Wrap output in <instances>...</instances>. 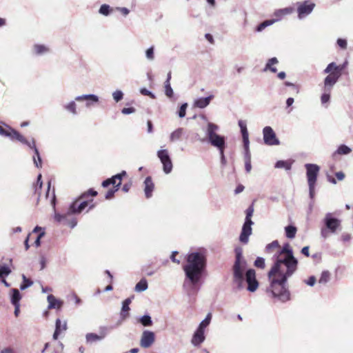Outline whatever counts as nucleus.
Instances as JSON below:
<instances>
[{
  "label": "nucleus",
  "mask_w": 353,
  "mask_h": 353,
  "mask_svg": "<svg viewBox=\"0 0 353 353\" xmlns=\"http://www.w3.org/2000/svg\"><path fill=\"white\" fill-rule=\"evenodd\" d=\"M274 263L268 272L270 287L268 292H271L274 298L282 302L290 300V294L286 288V282L296 270L298 260L294 257L292 249L288 243H285L274 255Z\"/></svg>",
  "instance_id": "obj_1"
},
{
  "label": "nucleus",
  "mask_w": 353,
  "mask_h": 353,
  "mask_svg": "<svg viewBox=\"0 0 353 353\" xmlns=\"http://www.w3.org/2000/svg\"><path fill=\"white\" fill-rule=\"evenodd\" d=\"M234 252L235 261L232 267L233 288L238 291L246 289L250 292H254L259 288L256 272L252 268L245 271L247 263L243 258V249L241 248H236Z\"/></svg>",
  "instance_id": "obj_2"
},
{
  "label": "nucleus",
  "mask_w": 353,
  "mask_h": 353,
  "mask_svg": "<svg viewBox=\"0 0 353 353\" xmlns=\"http://www.w3.org/2000/svg\"><path fill=\"white\" fill-rule=\"evenodd\" d=\"M186 261L187 263L183 266L185 275L183 287L196 293L199 290V283L205 270L206 258L202 253L194 252L188 254Z\"/></svg>",
  "instance_id": "obj_3"
},
{
  "label": "nucleus",
  "mask_w": 353,
  "mask_h": 353,
  "mask_svg": "<svg viewBox=\"0 0 353 353\" xmlns=\"http://www.w3.org/2000/svg\"><path fill=\"white\" fill-rule=\"evenodd\" d=\"M97 194V192L92 188L82 193L70 203L65 213H55V221L63 225H68L71 228H74L77 224V220L74 215L80 214L88 205L90 201L85 200V199L90 196H96ZM90 201H92V199H91Z\"/></svg>",
  "instance_id": "obj_4"
},
{
  "label": "nucleus",
  "mask_w": 353,
  "mask_h": 353,
  "mask_svg": "<svg viewBox=\"0 0 353 353\" xmlns=\"http://www.w3.org/2000/svg\"><path fill=\"white\" fill-rule=\"evenodd\" d=\"M219 130V126L216 124L209 122L205 130V134L209 143L218 150H225V138L223 136L216 133Z\"/></svg>",
  "instance_id": "obj_5"
},
{
  "label": "nucleus",
  "mask_w": 353,
  "mask_h": 353,
  "mask_svg": "<svg viewBox=\"0 0 353 353\" xmlns=\"http://www.w3.org/2000/svg\"><path fill=\"white\" fill-rule=\"evenodd\" d=\"M254 213L253 205H250L245 211V219L243 225L239 236V241L243 244H247L249 241V236L252 234V225L254 224L252 221V216Z\"/></svg>",
  "instance_id": "obj_6"
},
{
  "label": "nucleus",
  "mask_w": 353,
  "mask_h": 353,
  "mask_svg": "<svg viewBox=\"0 0 353 353\" xmlns=\"http://www.w3.org/2000/svg\"><path fill=\"white\" fill-rule=\"evenodd\" d=\"M6 128H4L3 126L0 125V135L6 137L10 138L11 140H17L22 143V142H26V139L22 136L19 132L17 130L12 129L8 125H5Z\"/></svg>",
  "instance_id": "obj_7"
},
{
  "label": "nucleus",
  "mask_w": 353,
  "mask_h": 353,
  "mask_svg": "<svg viewBox=\"0 0 353 353\" xmlns=\"http://www.w3.org/2000/svg\"><path fill=\"white\" fill-rule=\"evenodd\" d=\"M315 3L309 0L297 3V12L299 19H301L309 15L314 10Z\"/></svg>",
  "instance_id": "obj_8"
},
{
  "label": "nucleus",
  "mask_w": 353,
  "mask_h": 353,
  "mask_svg": "<svg viewBox=\"0 0 353 353\" xmlns=\"http://www.w3.org/2000/svg\"><path fill=\"white\" fill-rule=\"evenodd\" d=\"M263 141L268 145H278L280 143L276 134L270 126H265L263 129Z\"/></svg>",
  "instance_id": "obj_9"
},
{
  "label": "nucleus",
  "mask_w": 353,
  "mask_h": 353,
  "mask_svg": "<svg viewBox=\"0 0 353 353\" xmlns=\"http://www.w3.org/2000/svg\"><path fill=\"white\" fill-rule=\"evenodd\" d=\"M324 226L330 230V233H335L341 225V220L333 216V214L328 212L323 220Z\"/></svg>",
  "instance_id": "obj_10"
},
{
  "label": "nucleus",
  "mask_w": 353,
  "mask_h": 353,
  "mask_svg": "<svg viewBox=\"0 0 353 353\" xmlns=\"http://www.w3.org/2000/svg\"><path fill=\"white\" fill-rule=\"evenodd\" d=\"M305 167L308 184H316L317 176L320 170L319 166L316 164L306 163Z\"/></svg>",
  "instance_id": "obj_11"
},
{
  "label": "nucleus",
  "mask_w": 353,
  "mask_h": 353,
  "mask_svg": "<svg viewBox=\"0 0 353 353\" xmlns=\"http://www.w3.org/2000/svg\"><path fill=\"white\" fill-rule=\"evenodd\" d=\"M328 75L324 79L323 90L332 91L334 85L337 83L341 76L334 70L327 73Z\"/></svg>",
  "instance_id": "obj_12"
},
{
  "label": "nucleus",
  "mask_w": 353,
  "mask_h": 353,
  "mask_svg": "<svg viewBox=\"0 0 353 353\" xmlns=\"http://www.w3.org/2000/svg\"><path fill=\"white\" fill-rule=\"evenodd\" d=\"M22 143L24 145H26L30 149H32L34 150V154L32 157V160H33L34 164L38 168H41L42 160H41V157L40 153L39 152V150L36 147L34 139H32V140L30 141H28L26 139V141L22 142Z\"/></svg>",
  "instance_id": "obj_13"
},
{
  "label": "nucleus",
  "mask_w": 353,
  "mask_h": 353,
  "mask_svg": "<svg viewBox=\"0 0 353 353\" xmlns=\"http://www.w3.org/2000/svg\"><path fill=\"white\" fill-rule=\"evenodd\" d=\"M154 333L150 330H144L141 337L140 345L143 348H148L154 343Z\"/></svg>",
  "instance_id": "obj_14"
},
{
  "label": "nucleus",
  "mask_w": 353,
  "mask_h": 353,
  "mask_svg": "<svg viewBox=\"0 0 353 353\" xmlns=\"http://www.w3.org/2000/svg\"><path fill=\"white\" fill-rule=\"evenodd\" d=\"M348 65V61L345 60L342 64L336 65L335 62H332L329 63L327 67L324 69L323 73H328L332 70H334L336 72L339 76L341 77L342 72Z\"/></svg>",
  "instance_id": "obj_15"
},
{
  "label": "nucleus",
  "mask_w": 353,
  "mask_h": 353,
  "mask_svg": "<svg viewBox=\"0 0 353 353\" xmlns=\"http://www.w3.org/2000/svg\"><path fill=\"white\" fill-rule=\"evenodd\" d=\"M86 101V107H90L92 103L99 102L98 96L94 94H83L75 97V101Z\"/></svg>",
  "instance_id": "obj_16"
},
{
  "label": "nucleus",
  "mask_w": 353,
  "mask_h": 353,
  "mask_svg": "<svg viewBox=\"0 0 353 353\" xmlns=\"http://www.w3.org/2000/svg\"><path fill=\"white\" fill-rule=\"evenodd\" d=\"M154 188V185L151 176H147L144 181V192L147 199H149L152 196Z\"/></svg>",
  "instance_id": "obj_17"
},
{
  "label": "nucleus",
  "mask_w": 353,
  "mask_h": 353,
  "mask_svg": "<svg viewBox=\"0 0 353 353\" xmlns=\"http://www.w3.org/2000/svg\"><path fill=\"white\" fill-rule=\"evenodd\" d=\"M205 332L196 329L193 334L191 342L194 346H199L205 341Z\"/></svg>",
  "instance_id": "obj_18"
},
{
  "label": "nucleus",
  "mask_w": 353,
  "mask_h": 353,
  "mask_svg": "<svg viewBox=\"0 0 353 353\" xmlns=\"http://www.w3.org/2000/svg\"><path fill=\"white\" fill-rule=\"evenodd\" d=\"M213 97V95H210L207 97L198 98L194 101V106L199 108H205L210 104Z\"/></svg>",
  "instance_id": "obj_19"
},
{
  "label": "nucleus",
  "mask_w": 353,
  "mask_h": 353,
  "mask_svg": "<svg viewBox=\"0 0 353 353\" xmlns=\"http://www.w3.org/2000/svg\"><path fill=\"white\" fill-rule=\"evenodd\" d=\"M47 301L48 302V309H60L63 305V302L57 299L52 294H49L47 297Z\"/></svg>",
  "instance_id": "obj_20"
},
{
  "label": "nucleus",
  "mask_w": 353,
  "mask_h": 353,
  "mask_svg": "<svg viewBox=\"0 0 353 353\" xmlns=\"http://www.w3.org/2000/svg\"><path fill=\"white\" fill-rule=\"evenodd\" d=\"M279 63V61L277 58L272 57L270 59L268 62L266 63L265 68H263V72H266L268 70L271 71L273 73L276 72L277 69L276 68L274 67V65H276Z\"/></svg>",
  "instance_id": "obj_21"
},
{
  "label": "nucleus",
  "mask_w": 353,
  "mask_h": 353,
  "mask_svg": "<svg viewBox=\"0 0 353 353\" xmlns=\"http://www.w3.org/2000/svg\"><path fill=\"white\" fill-rule=\"evenodd\" d=\"M292 8H285L283 9H279L274 12V15L276 17V19H273L272 20H276V22L281 19V18L287 14H289L292 12Z\"/></svg>",
  "instance_id": "obj_22"
},
{
  "label": "nucleus",
  "mask_w": 353,
  "mask_h": 353,
  "mask_svg": "<svg viewBox=\"0 0 353 353\" xmlns=\"http://www.w3.org/2000/svg\"><path fill=\"white\" fill-rule=\"evenodd\" d=\"M11 303L12 305L19 304L20 300L21 299V294L19 290L16 288H13L11 290Z\"/></svg>",
  "instance_id": "obj_23"
},
{
  "label": "nucleus",
  "mask_w": 353,
  "mask_h": 353,
  "mask_svg": "<svg viewBox=\"0 0 353 353\" xmlns=\"http://www.w3.org/2000/svg\"><path fill=\"white\" fill-rule=\"evenodd\" d=\"M157 157L159 158L161 163L163 165L171 160L167 150H160L157 152Z\"/></svg>",
  "instance_id": "obj_24"
},
{
  "label": "nucleus",
  "mask_w": 353,
  "mask_h": 353,
  "mask_svg": "<svg viewBox=\"0 0 353 353\" xmlns=\"http://www.w3.org/2000/svg\"><path fill=\"white\" fill-rule=\"evenodd\" d=\"M211 319L212 314L211 313H208L205 318L200 323L197 327V330L205 332V330L210 325Z\"/></svg>",
  "instance_id": "obj_25"
},
{
  "label": "nucleus",
  "mask_w": 353,
  "mask_h": 353,
  "mask_svg": "<svg viewBox=\"0 0 353 353\" xmlns=\"http://www.w3.org/2000/svg\"><path fill=\"white\" fill-rule=\"evenodd\" d=\"M148 281L145 279H141L135 285L134 290L137 292H141L148 289Z\"/></svg>",
  "instance_id": "obj_26"
},
{
  "label": "nucleus",
  "mask_w": 353,
  "mask_h": 353,
  "mask_svg": "<svg viewBox=\"0 0 353 353\" xmlns=\"http://www.w3.org/2000/svg\"><path fill=\"white\" fill-rule=\"evenodd\" d=\"M184 130L182 128H179L174 131H173L170 136V141H176L181 139L182 135L183 134Z\"/></svg>",
  "instance_id": "obj_27"
},
{
  "label": "nucleus",
  "mask_w": 353,
  "mask_h": 353,
  "mask_svg": "<svg viewBox=\"0 0 353 353\" xmlns=\"http://www.w3.org/2000/svg\"><path fill=\"white\" fill-rule=\"evenodd\" d=\"M34 54L37 55H42L49 52L48 48L44 45L35 44L33 46Z\"/></svg>",
  "instance_id": "obj_28"
},
{
  "label": "nucleus",
  "mask_w": 353,
  "mask_h": 353,
  "mask_svg": "<svg viewBox=\"0 0 353 353\" xmlns=\"http://www.w3.org/2000/svg\"><path fill=\"white\" fill-rule=\"evenodd\" d=\"M276 22V20H265L262 23H259L255 28V31L257 32H262L265 28L272 25Z\"/></svg>",
  "instance_id": "obj_29"
},
{
  "label": "nucleus",
  "mask_w": 353,
  "mask_h": 353,
  "mask_svg": "<svg viewBox=\"0 0 353 353\" xmlns=\"http://www.w3.org/2000/svg\"><path fill=\"white\" fill-rule=\"evenodd\" d=\"M285 235L289 239L295 237L297 229L295 226L290 225L285 228Z\"/></svg>",
  "instance_id": "obj_30"
},
{
  "label": "nucleus",
  "mask_w": 353,
  "mask_h": 353,
  "mask_svg": "<svg viewBox=\"0 0 353 353\" xmlns=\"http://www.w3.org/2000/svg\"><path fill=\"white\" fill-rule=\"evenodd\" d=\"M276 168H284L286 170H290L292 168V163L289 161L279 160L275 163Z\"/></svg>",
  "instance_id": "obj_31"
},
{
  "label": "nucleus",
  "mask_w": 353,
  "mask_h": 353,
  "mask_svg": "<svg viewBox=\"0 0 353 353\" xmlns=\"http://www.w3.org/2000/svg\"><path fill=\"white\" fill-rule=\"evenodd\" d=\"M101 336L95 333H88L85 335V341L87 343H92L96 341H101Z\"/></svg>",
  "instance_id": "obj_32"
},
{
  "label": "nucleus",
  "mask_w": 353,
  "mask_h": 353,
  "mask_svg": "<svg viewBox=\"0 0 353 353\" xmlns=\"http://www.w3.org/2000/svg\"><path fill=\"white\" fill-rule=\"evenodd\" d=\"M64 109L68 111L69 112L72 113L74 115L77 114V104L75 101H72L68 104L64 105L63 106Z\"/></svg>",
  "instance_id": "obj_33"
},
{
  "label": "nucleus",
  "mask_w": 353,
  "mask_h": 353,
  "mask_svg": "<svg viewBox=\"0 0 353 353\" xmlns=\"http://www.w3.org/2000/svg\"><path fill=\"white\" fill-rule=\"evenodd\" d=\"M351 152L352 149L350 147L343 144L338 148L337 150L334 152V154H338L346 155L350 154Z\"/></svg>",
  "instance_id": "obj_34"
},
{
  "label": "nucleus",
  "mask_w": 353,
  "mask_h": 353,
  "mask_svg": "<svg viewBox=\"0 0 353 353\" xmlns=\"http://www.w3.org/2000/svg\"><path fill=\"white\" fill-rule=\"evenodd\" d=\"M139 322L145 327L151 326L152 320L150 315L145 314L139 319Z\"/></svg>",
  "instance_id": "obj_35"
},
{
  "label": "nucleus",
  "mask_w": 353,
  "mask_h": 353,
  "mask_svg": "<svg viewBox=\"0 0 353 353\" xmlns=\"http://www.w3.org/2000/svg\"><path fill=\"white\" fill-rule=\"evenodd\" d=\"M330 273L327 270L323 271L321 273V277L319 280V283L320 284L325 285L330 281Z\"/></svg>",
  "instance_id": "obj_36"
},
{
  "label": "nucleus",
  "mask_w": 353,
  "mask_h": 353,
  "mask_svg": "<svg viewBox=\"0 0 353 353\" xmlns=\"http://www.w3.org/2000/svg\"><path fill=\"white\" fill-rule=\"evenodd\" d=\"M121 183L119 182L112 189H110L107 193L105 194V199H111L115 192L119 189V187L121 185Z\"/></svg>",
  "instance_id": "obj_37"
},
{
  "label": "nucleus",
  "mask_w": 353,
  "mask_h": 353,
  "mask_svg": "<svg viewBox=\"0 0 353 353\" xmlns=\"http://www.w3.org/2000/svg\"><path fill=\"white\" fill-rule=\"evenodd\" d=\"M22 279L23 283L20 285L21 290H24L33 284V282L30 279H28L24 274L22 275Z\"/></svg>",
  "instance_id": "obj_38"
},
{
  "label": "nucleus",
  "mask_w": 353,
  "mask_h": 353,
  "mask_svg": "<svg viewBox=\"0 0 353 353\" xmlns=\"http://www.w3.org/2000/svg\"><path fill=\"white\" fill-rule=\"evenodd\" d=\"M130 307L128 305L122 303L121 311L120 312V316L122 319H125L128 317L130 311Z\"/></svg>",
  "instance_id": "obj_39"
},
{
  "label": "nucleus",
  "mask_w": 353,
  "mask_h": 353,
  "mask_svg": "<svg viewBox=\"0 0 353 353\" xmlns=\"http://www.w3.org/2000/svg\"><path fill=\"white\" fill-rule=\"evenodd\" d=\"M112 10L110 6L108 4H103L99 8V13L104 16H108Z\"/></svg>",
  "instance_id": "obj_40"
},
{
  "label": "nucleus",
  "mask_w": 353,
  "mask_h": 353,
  "mask_svg": "<svg viewBox=\"0 0 353 353\" xmlns=\"http://www.w3.org/2000/svg\"><path fill=\"white\" fill-rule=\"evenodd\" d=\"M60 325H61V320L59 319H57L56 320V323H55V330L53 334V339H54V340H57L58 339V336L61 333Z\"/></svg>",
  "instance_id": "obj_41"
},
{
  "label": "nucleus",
  "mask_w": 353,
  "mask_h": 353,
  "mask_svg": "<svg viewBox=\"0 0 353 353\" xmlns=\"http://www.w3.org/2000/svg\"><path fill=\"white\" fill-rule=\"evenodd\" d=\"M154 46L150 47L145 51V57L148 60L153 61L154 59Z\"/></svg>",
  "instance_id": "obj_42"
},
{
  "label": "nucleus",
  "mask_w": 353,
  "mask_h": 353,
  "mask_svg": "<svg viewBox=\"0 0 353 353\" xmlns=\"http://www.w3.org/2000/svg\"><path fill=\"white\" fill-rule=\"evenodd\" d=\"M332 91L323 90V94L321 97V101L322 104L328 103L330 99V93Z\"/></svg>",
  "instance_id": "obj_43"
},
{
  "label": "nucleus",
  "mask_w": 353,
  "mask_h": 353,
  "mask_svg": "<svg viewBox=\"0 0 353 353\" xmlns=\"http://www.w3.org/2000/svg\"><path fill=\"white\" fill-rule=\"evenodd\" d=\"M11 273V270L7 265H1L0 266V278L3 276H6Z\"/></svg>",
  "instance_id": "obj_44"
},
{
  "label": "nucleus",
  "mask_w": 353,
  "mask_h": 353,
  "mask_svg": "<svg viewBox=\"0 0 353 353\" xmlns=\"http://www.w3.org/2000/svg\"><path fill=\"white\" fill-rule=\"evenodd\" d=\"M254 264L255 267L263 269L265 266V259L263 257L259 256L256 259Z\"/></svg>",
  "instance_id": "obj_45"
},
{
  "label": "nucleus",
  "mask_w": 353,
  "mask_h": 353,
  "mask_svg": "<svg viewBox=\"0 0 353 353\" xmlns=\"http://www.w3.org/2000/svg\"><path fill=\"white\" fill-rule=\"evenodd\" d=\"M112 97L116 102H119L123 99V93L121 90H117L112 93Z\"/></svg>",
  "instance_id": "obj_46"
},
{
  "label": "nucleus",
  "mask_w": 353,
  "mask_h": 353,
  "mask_svg": "<svg viewBox=\"0 0 353 353\" xmlns=\"http://www.w3.org/2000/svg\"><path fill=\"white\" fill-rule=\"evenodd\" d=\"M187 108H188L187 103H184L180 106L179 110L178 111V116L180 118H183L185 117Z\"/></svg>",
  "instance_id": "obj_47"
},
{
  "label": "nucleus",
  "mask_w": 353,
  "mask_h": 353,
  "mask_svg": "<svg viewBox=\"0 0 353 353\" xmlns=\"http://www.w3.org/2000/svg\"><path fill=\"white\" fill-rule=\"evenodd\" d=\"M273 248H279V243L277 240L268 244L265 247V250L267 252H270Z\"/></svg>",
  "instance_id": "obj_48"
},
{
  "label": "nucleus",
  "mask_w": 353,
  "mask_h": 353,
  "mask_svg": "<svg viewBox=\"0 0 353 353\" xmlns=\"http://www.w3.org/2000/svg\"><path fill=\"white\" fill-rule=\"evenodd\" d=\"M241 132L242 134L243 143H245L246 145L250 144L249 138H248L249 134H248V131L247 128L241 130Z\"/></svg>",
  "instance_id": "obj_49"
},
{
  "label": "nucleus",
  "mask_w": 353,
  "mask_h": 353,
  "mask_svg": "<svg viewBox=\"0 0 353 353\" xmlns=\"http://www.w3.org/2000/svg\"><path fill=\"white\" fill-rule=\"evenodd\" d=\"M172 161L170 160L168 161L167 163H164L163 165V172L165 173V174H169L171 172V171L172 170Z\"/></svg>",
  "instance_id": "obj_50"
},
{
  "label": "nucleus",
  "mask_w": 353,
  "mask_h": 353,
  "mask_svg": "<svg viewBox=\"0 0 353 353\" xmlns=\"http://www.w3.org/2000/svg\"><path fill=\"white\" fill-rule=\"evenodd\" d=\"M110 328L105 326H101L99 327V334L100 336H101V339L103 340L108 334Z\"/></svg>",
  "instance_id": "obj_51"
},
{
  "label": "nucleus",
  "mask_w": 353,
  "mask_h": 353,
  "mask_svg": "<svg viewBox=\"0 0 353 353\" xmlns=\"http://www.w3.org/2000/svg\"><path fill=\"white\" fill-rule=\"evenodd\" d=\"M140 93L144 96H148L151 99H155L156 96L154 93H152L151 91L148 90L145 88H143L140 89Z\"/></svg>",
  "instance_id": "obj_52"
},
{
  "label": "nucleus",
  "mask_w": 353,
  "mask_h": 353,
  "mask_svg": "<svg viewBox=\"0 0 353 353\" xmlns=\"http://www.w3.org/2000/svg\"><path fill=\"white\" fill-rule=\"evenodd\" d=\"M243 148L245 150V161H251V154L250 152L249 144L246 145L245 143H243Z\"/></svg>",
  "instance_id": "obj_53"
},
{
  "label": "nucleus",
  "mask_w": 353,
  "mask_h": 353,
  "mask_svg": "<svg viewBox=\"0 0 353 353\" xmlns=\"http://www.w3.org/2000/svg\"><path fill=\"white\" fill-rule=\"evenodd\" d=\"M116 181L115 180L113 179V177L112 176L111 178H109L108 179H105L104 180L103 182H102V186L103 188H107L110 185H116Z\"/></svg>",
  "instance_id": "obj_54"
},
{
  "label": "nucleus",
  "mask_w": 353,
  "mask_h": 353,
  "mask_svg": "<svg viewBox=\"0 0 353 353\" xmlns=\"http://www.w3.org/2000/svg\"><path fill=\"white\" fill-rule=\"evenodd\" d=\"M135 111H136V110L133 107H131V108H123L121 110V113L123 114H130L135 112Z\"/></svg>",
  "instance_id": "obj_55"
},
{
  "label": "nucleus",
  "mask_w": 353,
  "mask_h": 353,
  "mask_svg": "<svg viewBox=\"0 0 353 353\" xmlns=\"http://www.w3.org/2000/svg\"><path fill=\"white\" fill-rule=\"evenodd\" d=\"M174 92L171 86H165V94L169 97L172 98L173 96Z\"/></svg>",
  "instance_id": "obj_56"
},
{
  "label": "nucleus",
  "mask_w": 353,
  "mask_h": 353,
  "mask_svg": "<svg viewBox=\"0 0 353 353\" xmlns=\"http://www.w3.org/2000/svg\"><path fill=\"white\" fill-rule=\"evenodd\" d=\"M330 232V230L325 226L322 228L321 230V235L323 239L327 238Z\"/></svg>",
  "instance_id": "obj_57"
},
{
  "label": "nucleus",
  "mask_w": 353,
  "mask_h": 353,
  "mask_svg": "<svg viewBox=\"0 0 353 353\" xmlns=\"http://www.w3.org/2000/svg\"><path fill=\"white\" fill-rule=\"evenodd\" d=\"M337 44L342 49H345L347 48V41L344 39H338Z\"/></svg>",
  "instance_id": "obj_58"
},
{
  "label": "nucleus",
  "mask_w": 353,
  "mask_h": 353,
  "mask_svg": "<svg viewBox=\"0 0 353 353\" xmlns=\"http://www.w3.org/2000/svg\"><path fill=\"white\" fill-rule=\"evenodd\" d=\"M315 185L316 184H308L309 186V194L311 199H313L314 197V189H315Z\"/></svg>",
  "instance_id": "obj_59"
},
{
  "label": "nucleus",
  "mask_w": 353,
  "mask_h": 353,
  "mask_svg": "<svg viewBox=\"0 0 353 353\" xmlns=\"http://www.w3.org/2000/svg\"><path fill=\"white\" fill-rule=\"evenodd\" d=\"M316 277L314 276H310L307 281H305V283L310 286H313L316 283Z\"/></svg>",
  "instance_id": "obj_60"
},
{
  "label": "nucleus",
  "mask_w": 353,
  "mask_h": 353,
  "mask_svg": "<svg viewBox=\"0 0 353 353\" xmlns=\"http://www.w3.org/2000/svg\"><path fill=\"white\" fill-rule=\"evenodd\" d=\"M221 157V163L222 165H225L226 164V159L224 155V150H219Z\"/></svg>",
  "instance_id": "obj_61"
},
{
  "label": "nucleus",
  "mask_w": 353,
  "mask_h": 353,
  "mask_svg": "<svg viewBox=\"0 0 353 353\" xmlns=\"http://www.w3.org/2000/svg\"><path fill=\"white\" fill-rule=\"evenodd\" d=\"M117 9L119 10L124 16H127L130 12V10L127 8L118 7Z\"/></svg>",
  "instance_id": "obj_62"
},
{
  "label": "nucleus",
  "mask_w": 353,
  "mask_h": 353,
  "mask_svg": "<svg viewBox=\"0 0 353 353\" xmlns=\"http://www.w3.org/2000/svg\"><path fill=\"white\" fill-rule=\"evenodd\" d=\"M341 239H342L343 241L347 242V241H349L351 239V236H350V234L343 233L341 235Z\"/></svg>",
  "instance_id": "obj_63"
},
{
  "label": "nucleus",
  "mask_w": 353,
  "mask_h": 353,
  "mask_svg": "<svg viewBox=\"0 0 353 353\" xmlns=\"http://www.w3.org/2000/svg\"><path fill=\"white\" fill-rule=\"evenodd\" d=\"M0 353H14V350L11 347H6L3 349Z\"/></svg>",
  "instance_id": "obj_64"
}]
</instances>
